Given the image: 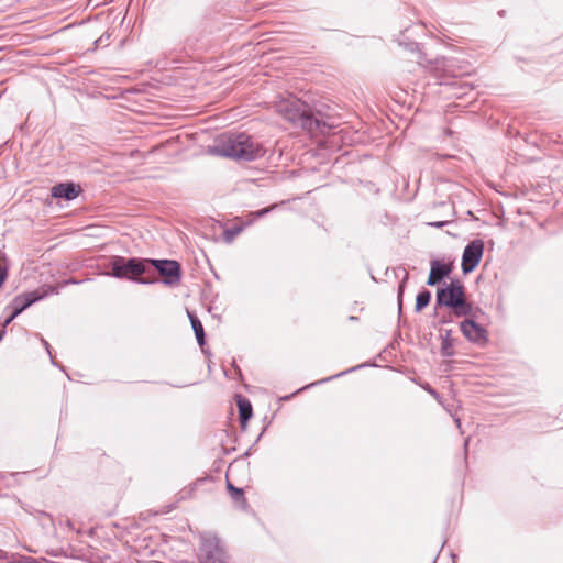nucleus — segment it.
I'll return each mask as SVG.
<instances>
[{
	"instance_id": "obj_1",
	"label": "nucleus",
	"mask_w": 563,
	"mask_h": 563,
	"mask_svg": "<svg viewBox=\"0 0 563 563\" xmlns=\"http://www.w3.org/2000/svg\"><path fill=\"white\" fill-rule=\"evenodd\" d=\"M210 153L235 161L252 162L264 156V147L245 133L223 136L210 147Z\"/></svg>"
},
{
	"instance_id": "obj_2",
	"label": "nucleus",
	"mask_w": 563,
	"mask_h": 563,
	"mask_svg": "<svg viewBox=\"0 0 563 563\" xmlns=\"http://www.w3.org/2000/svg\"><path fill=\"white\" fill-rule=\"evenodd\" d=\"M302 107L299 100H283L276 106V110L284 119L310 133L328 134L336 126L333 120L316 118L307 113Z\"/></svg>"
},
{
	"instance_id": "obj_3",
	"label": "nucleus",
	"mask_w": 563,
	"mask_h": 563,
	"mask_svg": "<svg viewBox=\"0 0 563 563\" xmlns=\"http://www.w3.org/2000/svg\"><path fill=\"white\" fill-rule=\"evenodd\" d=\"M57 292V289L53 286H42L33 291L18 295L13 298L8 308L12 309V312L8 318L4 319L2 328L8 327L20 313L26 308L32 306L34 302L44 299L51 294Z\"/></svg>"
},
{
	"instance_id": "obj_4",
	"label": "nucleus",
	"mask_w": 563,
	"mask_h": 563,
	"mask_svg": "<svg viewBox=\"0 0 563 563\" xmlns=\"http://www.w3.org/2000/svg\"><path fill=\"white\" fill-rule=\"evenodd\" d=\"M198 560L199 563H228L227 552L216 534H201Z\"/></svg>"
},
{
	"instance_id": "obj_5",
	"label": "nucleus",
	"mask_w": 563,
	"mask_h": 563,
	"mask_svg": "<svg viewBox=\"0 0 563 563\" xmlns=\"http://www.w3.org/2000/svg\"><path fill=\"white\" fill-rule=\"evenodd\" d=\"M145 263H148V260L143 261L136 257L126 260L122 256H115L111 262V275L117 278L134 279L145 273Z\"/></svg>"
},
{
	"instance_id": "obj_6",
	"label": "nucleus",
	"mask_w": 563,
	"mask_h": 563,
	"mask_svg": "<svg viewBox=\"0 0 563 563\" xmlns=\"http://www.w3.org/2000/svg\"><path fill=\"white\" fill-rule=\"evenodd\" d=\"M151 263L164 277L163 283L167 286L178 285L181 278V269L180 265L177 261L174 260H148Z\"/></svg>"
},
{
	"instance_id": "obj_7",
	"label": "nucleus",
	"mask_w": 563,
	"mask_h": 563,
	"mask_svg": "<svg viewBox=\"0 0 563 563\" xmlns=\"http://www.w3.org/2000/svg\"><path fill=\"white\" fill-rule=\"evenodd\" d=\"M465 297L464 287L460 282L451 283L445 288L438 289L437 303L439 306H445L454 308L463 305V298Z\"/></svg>"
},
{
	"instance_id": "obj_8",
	"label": "nucleus",
	"mask_w": 563,
	"mask_h": 563,
	"mask_svg": "<svg viewBox=\"0 0 563 563\" xmlns=\"http://www.w3.org/2000/svg\"><path fill=\"white\" fill-rule=\"evenodd\" d=\"M484 252V242L474 240L468 243L462 255V271L464 274L471 273L479 264Z\"/></svg>"
},
{
	"instance_id": "obj_9",
	"label": "nucleus",
	"mask_w": 563,
	"mask_h": 563,
	"mask_svg": "<svg viewBox=\"0 0 563 563\" xmlns=\"http://www.w3.org/2000/svg\"><path fill=\"white\" fill-rule=\"evenodd\" d=\"M460 328L463 335L472 343L484 345L488 340L486 329L472 319L462 321Z\"/></svg>"
},
{
	"instance_id": "obj_10",
	"label": "nucleus",
	"mask_w": 563,
	"mask_h": 563,
	"mask_svg": "<svg viewBox=\"0 0 563 563\" xmlns=\"http://www.w3.org/2000/svg\"><path fill=\"white\" fill-rule=\"evenodd\" d=\"M80 191V187L74 183H60L52 187L51 195L54 198H63L69 201L77 198Z\"/></svg>"
},
{
	"instance_id": "obj_11",
	"label": "nucleus",
	"mask_w": 563,
	"mask_h": 563,
	"mask_svg": "<svg viewBox=\"0 0 563 563\" xmlns=\"http://www.w3.org/2000/svg\"><path fill=\"white\" fill-rule=\"evenodd\" d=\"M452 272L451 264L442 263L438 260L431 261L430 274L427 280L429 286H434Z\"/></svg>"
},
{
	"instance_id": "obj_12",
	"label": "nucleus",
	"mask_w": 563,
	"mask_h": 563,
	"mask_svg": "<svg viewBox=\"0 0 563 563\" xmlns=\"http://www.w3.org/2000/svg\"><path fill=\"white\" fill-rule=\"evenodd\" d=\"M240 421L243 428H245L247 420L252 417L253 410L251 402L242 397L238 399Z\"/></svg>"
},
{
	"instance_id": "obj_13",
	"label": "nucleus",
	"mask_w": 563,
	"mask_h": 563,
	"mask_svg": "<svg viewBox=\"0 0 563 563\" xmlns=\"http://www.w3.org/2000/svg\"><path fill=\"white\" fill-rule=\"evenodd\" d=\"M192 330L195 332L198 344L202 347L205 344V331L200 320L192 313L188 312Z\"/></svg>"
},
{
	"instance_id": "obj_14",
	"label": "nucleus",
	"mask_w": 563,
	"mask_h": 563,
	"mask_svg": "<svg viewBox=\"0 0 563 563\" xmlns=\"http://www.w3.org/2000/svg\"><path fill=\"white\" fill-rule=\"evenodd\" d=\"M441 354L445 357H451L454 355L451 331H446L445 334L442 335Z\"/></svg>"
},
{
	"instance_id": "obj_15",
	"label": "nucleus",
	"mask_w": 563,
	"mask_h": 563,
	"mask_svg": "<svg viewBox=\"0 0 563 563\" xmlns=\"http://www.w3.org/2000/svg\"><path fill=\"white\" fill-rule=\"evenodd\" d=\"M431 300V294L428 290L420 291L416 299V311H420L426 308Z\"/></svg>"
},
{
	"instance_id": "obj_16",
	"label": "nucleus",
	"mask_w": 563,
	"mask_h": 563,
	"mask_svg": "<svg viewBox=\"0 0 563 563\" xmlns=\"http://www.w3.org/2000/svg\"><path fill=\"white\" fill-rule=\"evenodd\" d=\"M455 316L463 317L472 313V306L463 298V305L453 308Z\"/></svg>"
},
{
	"instance_id": "obj_17",
	"label": "nucleus",
	"mask_w": 563,
	"mask_h": 563,
	"mask_svg": "<svg viewBox=\"0 0 563 563\" xmlns=\"http://www.w3.org/2000/svg\"><path fill=\"white\" fill-rule=\"evenodd\" d=\"M8 263L4 256H0V288L8 278Z\"/></svg>"
},
{
	"instance_id": "obj_18",
	"label": "nucleus",
	"mask_w": 563,
	"mask_h": 563,
	"mask_svg": "<svg viewBox=\"0 0 563 563\" xmlns=\"http://www.w3.org/2000/svg\"><path fill=\"white\" fill-rule=\"evenodd\" d=\"M228 489L231 492V496L234 500H240L243 498V490L235 488L230 482H228Z\"/></svg>"
},
{
	"instance_id": "obj_19",
	"label": "nucleus",
	"mask_w": 563,
	"mask_h": 563,
	"mask_svg": "<svg viewBox=\"0 0 563 563\" xmlns=\"http://www.w3.org/2000/svg\"><path fill=\"white\" fill-rule=\"evenodd\" d=\"M353 369H354V368H351V369L344 371V372H342V373H339V374H336V375H334V376H331V377H328V378L321 379V380L317 382V384H321V383H324V382H329V380H331V379H333V378H335V377H340V376H342V375H344V374H346V373H350V372H352ZM313 385H316V383H312V384H310V385H307V386L302 387V388H301V390H303V389H306V388H309L310 386H313ZM298 391H300V389H299Z\"/></svg>"
},
{
	"instance_id": "obj_20",
	"label": "nucleus",
	"mask_w": 563,
	"mask_h": 563,
	"mask_svg": "<svg viewBox=\"0 0 563 563\" xmlns=\"http://www.w3.org/2000/svg\"><path fill=\"white\" fill-rule=\"evenodd\" d=\"M406 279H407V277L402 280V283L400 284L399 289H398V302H399V309H401V301H402V294H404V285H405Z\"/></svg>"
},
{
	"instance_id": "obj_21",
	"label": "nucleus",
	"mask_w": 563,
	"mask_h": 563,
	"mask_svg": "<svg viewBox=\"0 0 563 563\" xmlns=\"http://www.w3.org/2000/svg\"><path fill=\"white\" fill-rule=\"evenodd\" d=\"M275 207H276V205H273L272 207L261 209V210L256 211L255 214H256V217H263V216L267 214L271 210H273Z\"/></svg>"
},
{
	"instance_id": "obj_22",
	"label": "nucleus",
	"mask_w": 563,
	"mask_h": 563,
	"mask_svg": "<svg viewBox=\"0 0 563 563\" xmlns=\"http://www.w3.org/2000/svg\"><path fill=\"white\" fill-rule=\"evenodd\" d=\"M444 224H445V222H434V223H431V225L437 227V228H441Z\"/></svg>"
},
{
	"instance_id": "obj_23",
	"label": "nucleus",
	"mask_w": 563,
	"mask_h": 563,
	"mask_svg": "<svg viewBox=\"0 0 563 563\" xmlns=\"http://www.w3.org/2000/svg\"><path fill=\"white\" fill-rule=\"evenodd\" d=\"M136 280H137L139 283H141V284H148V283H150L148 280H146V279H144V278H137Z\"/></svg>"
},
{
	"instance_id": "obj_24",
	"label": "nucleus",
	"mask_w": 563,
	"mask_h": 563,
	"mask_svg": "<svg viewBox=\"0 0 563 563\" xmlns=\"http://www.w3.org/2000/svg\"><path fill=\"white\" fill-rule=\"evenodd\" d=\"M43 343L48 352V354H51V351H49V345H48V342H46L45 340H43Z\"/></svg>"
},
{
	"instance_id": "obj_25",
	"label": "nucleus",
	"mask_w": 563,
	"mask_h": 563,
	"mask_svg": "<svg viewBox=\"0 0 563 563\" xmlns=\"http://www.w3.org/2000/svg\"><path fill=\"white\" fill-rule=\"evenodd\" d=\"M428 391H429L431 395H433V396H435V395H437V393H435L433 389H431V388H428Z\"/></svg>"
},
{
	"instance_id": "obj_26",
	"label": "nucleus",
	"mask_w": 563,
	"mask_h": 563,
	"mask_svg": "<svg viewBox=\"0 0 563 563\" xmlns=\"http://www.w3.org/2000/svg\"><path fill=\"white\" fill-rule=\"evenodd\" d=\"M455 422H456L457 427H460V426H461V423H460V419H459V418H456V419H455Z\"/></svg>"
}]
</instances>
